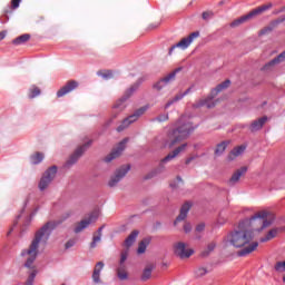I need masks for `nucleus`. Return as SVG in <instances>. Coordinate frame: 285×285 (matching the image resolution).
<instances>
[{"label": "nucleus", "instance_id": "obj_27", "mask_svg": "<svg viewBox=\"0 0 285 285\" xmlns=\"http://www.w3.org/2000/svg\"><path fill=\"white\" fill-rule=\"evenodd\" d=\"M285 230V227H276V228H273L271 229L267 235L263 238H261V242H271V239H275V237L277 235H279V233H284Z\"/></svg>", "mask_w": 285, "mask_h": 285}, {"label": "nucleus", "instance_id": "obj_10", "mask_svg": "<svg viewBox=\"0 0 285 285\" xmlns=\"http://www.w3.org/2000/svg\"><path fill=\"white\" fill-rule=\"evenodd\" d=\"M129 171H130V165H125L116 169V171L114 173V175L110 177L108 181L109 188H115V186H117V184H119V181H121L124 177L128 175Z\"/></svg>", "mask_w": 285, "mask_h": 285}, {"label": "nucleus", "instance_id": "obj_3", "mask_svg": "<svg viewBox=\"0 0 285 285\" xmlns=\"http://www.w3.org/2000/svg\"><path fill=\"white\" fill-rule=\"evenodd\" d=\"M194 130L195 127L191 122L181 124V120H179L177 128H175L168 135L167 146H169V148H173V146H176V144H179V141L188 139Z\"/></svg>", "mask_w": 285, "mask_h": 285}, {"label": "nucleus", "instance_id": "obj_2", "mask_svg": "<svg viewBox=\"0 0 285 285\" xmlns=\"http://www.w3.org/2000/svg\"><path fill=\"white\" fill-rule=\"evenodd\" d=\"M225 246H233L234 248H243L237 252L238 257H246L250 253H255L259 243L253 242V232L248 230L244 223H239L238 228L234 229L223 240Z\"/></svg>", "mask_w": 285, "mask_h": 285}, {"label": "nucleus", "instance_id": "obj_29", "mask_svg": "<svg viewBox=\"0 0 285 285\" xmlns=\"http://www.w3.org/2000/svg\"><path fill=\"white\" fill-rule=\"evenodd\" d=\"M284 21H285V16L274 20L272 22V26L265 27L264 29H262L259 31V35H268V32H273V29L276 28V26H279V23H284Z\"/></svg>", "mask_w": 285, "mask_h": 285}, {"label": "nucleus", "instance_id": "obj_17", "mask_svg": "<svg viewBox=\"0 0 285 285\" xmlns=\"http://www.w3.org/2000/svg\"><path fill=\"white\" fill-rule=\"evenodd\" d=\"M79 88V82L77 80H69L62 88L57 91V97H66V95L72 92Z\"/></svg>", "mask_w": 285, "mask_h": 285}, {"label": "nucleus", "instance_id": "obj_4", "mask_svg": "<svg viewBox=\"0 0 285 285\" xmlns=\"http://www.w3.org/2000/svg\"><path fill=\"white\" fill-rule=\"evenodd\" d=\"M139 82L134 83L129 89L126 90L125 95L119 98L111 107V116L109 121H115L121 112L126 110V101L132 97V92H136V90H139Z\"/></svg>", "mask_w": 285, "mask_h": 285}, {"label": "nucleus", "instance_id": "obj_1", "mask_svg": "<svg viewBox=\"0 0 285 285\" xmlns=\"http://www.w3.org/2000/svg\"><path fill=\"white\" fill-rule=\"evenodd\" d=\"M59 222L50 220L45 224L37 233L31 242L28 249H23L21 252V257H24L27 261L24 263L26 268H29L31 272L29 273V277L26 282V285L35 284V278L37 277V268L35 267V261L37 259V255H39V244H47L48 239H50V233L55 230L58 226Z\"/></svg>", "mask_w": 285, "mask_h": 285}, {"label": "nucleus", "instance_id": "obj_48", "mask_svg": "<svg viewBox=\"0 0 285 285\" xmlns=\"http://www.w3.org/2000/svg\"><path fill=\"white\" fill-rule=\"evenodd\" d=\"M184 230L185 233H190V230H193V226L189 223H186L184 225Z\"/></svg>", "mask_w": 285, "mask_h": 285}, {"label": "nucleus", "instance_id": "obj_53", "mask_svg": "<svg viewBox=\"0 0 285 285\" xmlns=\"http://www.w3.org/2000/svg\"><path fill=\"white\" fill-rule=\"evenodd\" d=\"M4 14H8V11H4Z\"/></svg>", "mask_w": 285, "mask_h": 285}, {"label": "nucleus", "instance_id": "obj_19", "mask_svg": "<svg viewBox=\"0 0 285 285\" xmlns=\"http://www.w3.org/2000/svg\"><path fill=\"white\" fill-rule=\"evenodd\" d=\"M284 61H285V51H283L276 58H274L269 62H267L263 68H261V70L263 72H271V70H273V68H275V66H277Z\"/></svg>", "mask_w": 285, "mask_h": 285}, {"label": "nucleus", "instance_id": "obj_28", "mask_svg": "<svg viewBox=\"0 0 285 285\" xmlns=\"http://www.w3.org/2000/svg\"><path fill=\"white\" fill-rule=\"evenodd\" d=\"M137 237H139V230L134 229L130 235L125 239V246L128 250L130 249V246H132V244H135V242H137Z\"/></svg>", "mask_w": 285, "mask_h": 285}, {"label": "nucleus", "instance_id": "obj_45", "mask_svg": "<svg viewBox=\"0 0 285 285\" xmlns=\"http://www.w3.org/2000/svg\"><path fill=\"white\" fill-rule=\"evenodd\" d=\"M137 253H138V255H142V253H144V240L139 242Z\"/></svg>", "mask_w": 285, "mask_h": 285}, {"label": "nucleus", "instance_id": "obj_36", "mask_svg": "<svg viewBox=\"0 0 285 285\" xmlns=\"http://www.w3.org/2000/svg\"><path fill=\"white\" fill-rule=\"evenodd\" d=\"M98 77H102V79H112V71L111 70H105V71H98Z\"/></svg>", "mask_w": 285, "mask_h": 285}, {"label": "nucleus", "instance_id": "obj_31", "mask_svg": "<svg viewBox=\"0 0 285 285\" xmlns=\"http://www.w3.org/2000/svg\"><path fill=\"white\" fill-rule=\"evenodd\" d=\"M104 226H101L97 233H94L92 242L90 243V248H97V244L101 242V235H102Z\"/></svg>", "mask_w": 285, "mask_h": 285}, {"label": "nucleus", "instance_id": "obj_20", "mask_svg": "<svg viewBox=\"0 0 285 285\" xmlns=\"http://www.w3.org/2000/svg\"><path fill=\"white\" fill-rule=\"evenodd\" d=\"M177 72H179V69L174 70L173 72L160 79L158 82H156L154 85L155 90H161L164 86H167V83H170V81H175Z\"/></svg>", "mask_w": 285, "mask_h": 285}, {"label": "nucleus", "instance_id": "obj_11", "mask_svg": "<svg viewBox=\"0 0 285 285\" xmlns=\"http://www.w3.org/2000/svg\"><path fill=\"white\" fill-rule=\"evenodd\" d=\"M55 177H57V166H52L45 171L38 185L39 189L46 190L52 184Z\"/></svg>", "mask_w": 285, "mask_h": 285}, {"label": "nucleus", "instance_id": "obj_24", "mask_svg": "<svg viewBox=\"0 0 285 285\" xmlns=\"http://www.w3.org/2000/svg\"><path fill=\"white\" fill-rule=\"evenodd\" d=\"M266 121H268V117H266V116L258 118L257 120H254L249 126L250 132H257V130H262V128H264V125L266 124Z\"/></svg>", "mask_w": 285, "mask_h": 285}, {"label": "nucleus", "instance_id": "obj_42", "mask_svg": "<svg viewBox=\"0 0 285 285\" xmlns=\"http://www.w3.org/2000/svg\"><path fill=\"white\" fill-rule=\"evenodd\" d=\"M153 242V237L147 236L144 239V250H146V248L149 246V244Z\"/></svg>", "mask_w": 285, "mask_h": 285}, {"label": "nucleus", "instance_id": "obj_37", "mask_svg": "<svg viewBox=\"0 0 285 285\" xmlns=\"http://www.w3.org/2000/svg\"><path fill=\"white\" fill-rule=\"evenodd\" d=\"M39 95H41V89L33 87L30 89L29 99H35V97H39Z\"/></svg>", "mask_w": 285, "mask_h": 285}, {"label": "nucleus", "instance_id": "obj_47", "mask_svg": "<svg viewBox=\"0 0 285 285\" xmlns=\"http://www.w3.org/2000/svg\"><path fill=\"white\" fill-rule=\"evenodd\" d=\"M75 244H77V240L75 239H70L66 243V248H72V246H75Z\"/></svg>", "mask_w": 285, "mask_h": 285}, {"label": "nucleus", "instance_id": "obj_26", "mask_svg": "<svg viewBox=\"0 0 285 285\" xmlns=\"http://www.w3.org/2000/svg\"><path fill=\"white\" fill-rule=\"evenodd\" d=\"M246 150V146L240 145L238 147H235L227 156L228 161H235L237 157L240 155H244V151Z\"/></svg>", "mask_w": 285, "mask_h": 285}, {"label": "nucleus", "instance_id": "obj_6", "mask_svg": "<svg viewBox=\"0 0 285 285\" xmlns=\"http://www.w3.org/2000/svg\"><path fill=\"white\" fill-rule=\"evenodd\" d=\"M229 86L230 80H225L224 82L217 85V87L212 90L207 98H203L196 101L193 105V108H204V106H206V108H215V102H213V99H215V97H217L219 92L226 90V88H228Z\"/></svg>", "mask_w": 285, "mask_h": 285}, {"label": "nucleus", "instance_id": "obj_21", "mask_svg": "<svg viewBox=\"0 0 285 285\" xmlns=\"http://www.w3.org/2000/svg\"><path fill=\"white\" fill-rule=\"evenodd\" d=\"M157 268V264L151 261H147L145 263L144 268V282H148V279H153V272Z\"/></svg>", "mask_w": 285, "mask_h": 285}, {"label": "nucleus", "instance_id": "obj_18", "mask_svg": "<svg viewBox=\"0 0 285 285\" xmlns=\"http://www.w3.org/2000/svg\"><path fill=\"white\" fill-rule=\"evenodd\" d=\"M187 146L188 144H183L174 151L169 153L165 158L160 160V167L164 168V165L168 164V161H173V159H175V157H177L179 153H184V150H186Z\"/></svg>", "mask_w": 285, "mask_h": 285}, {"label": "nucleus", "instance_id": "obj_41", "mask_svg": "<svg viewBox=\"0 0 285 285\" xmlns=\"http://www.w3.org/2000/svg\"><path fill=\"white\" fill-rule=\"evenodd\" d=\"M275 271H285V261L276 263Z\"/></svg>", "mask_w": 285, "mask_h": 285}, {"label": "nucleus", "instance_id": "obj_8", "mask_svg": "<svg viewBox=\"0 0 285 285\" xmlns=\"http://www.w3.org/2000/svg\"><path fill=\"white\" fill-rule=\"evenodd\" d=\"M144 115V108L137 109L134 114L125 118L120 125L117 127V132H124L127 128H130L135 121L139 120V117Z\"/></svg>", "mask_w": 285, "mask_h": 285}, {"label": "nucleus", "instance_id": "obj_49", "mask_svg": "<svg viewBox=\"0 0 285 285\" xmlns=\"http://www.w3.org/2000/svg\"><path fill=\"white\" fill-rule=\"evenodd\" d=\"M195 159H197V156H190L189 158H187L185 161L186 166H188L190 161H195Z\"/></svg>", "mask_w": 285, "mask_h": 285}, {"label": "nucleus", "instance_id": "obj_33", "mask_svg": "<svg viewBox=\"0 0 285 285\" xmlns=\"http://www.w3.org/2000/svg\"><path fill=\"white\" fill-rule=\"evenodd\" d=\"M27 41H30V35L24 33L16 39L12 40L13 46H21L23 43H27Z\"/></svg>", "mask_w": 285, "mask_h": 285}, {"label": "nucleus", "instance_id": "obj_25", "mask_svg": "<svg viewBox=\"0 0 285 285\" xmlns=\"http://www.w3.org/2000/svg\"><path fill=\"white\" fill-rule=\"evenodd\" d=\"M190 210V204L185 203L180 208V214L177 216L176 220L174 222V226H177L180 222H184L186 217H188V212Z\"/></svg>", "mask_w": 285, "mask_h": 285}, {"label": "nucleus", "instance_id": "obj_5", "mask_svg": "<svg viewBox=\"0 0 285 285\" xmlns=\"http://www.w3.org/2000/svg\"><path fill=\"white\" fill-rule=\"evenodd\" d=\"M271 213L268 210L257 212L252 219L243 220L240 224L244 226H249L252 230H264V228H268L271 226V222H268V216Z\"/></svg>", "mask_w": 285, "mask_h": 285}, {"label": "nucleus", "instance_id": "obj_51", "mask_svg": "<svg viewBox=\"0 0 285 285\" xmlns=\"http://www.w3.org/2000/svg\"><path fill=\"white\" fill-rule=\"evenodd\" d=\"M6 39V31L0 32V41H3Z\"/></svg>", "mask_w": 285, "mask_h": 285}, {"label": "nucleus", "instance_id": "obj_14", "mask_svg": "<svg viewBox=\"0 0 285 285\" xmlns=\"http://www.w3.org/2000/svg\"><path fill=\"white\" fill-rule=\"evenodd\" d=\"M128 259V250H122L120 254V262L117 268V277L124 282L128 279V269L126 267V261Z\"/></svg>", "mask_w": 285, "mask_h": 285}, {"label": "nucleus", "instance_id": "obj_9", "mask_svg": "<svg viewBox=\"0 0 285 285\" xmlns=\"http://www.w3.org/2000/svg\"><path fill=\"white\" fill-rule=\"evenodd\" d=\"M99 219V212H92L88 217L83 218L81 222L76 223L73 233L79 234L86 230L90 224H95Z\"/></svg>", "mask_w": 285, "mask_h": 285}, {"label": "nucleus", "instance_id": "obj_35", "mask_svg": "<svg viewBox=\"0 0 285 285\" xmlns=\"http://www.w3.org/2000/svg\"><path fill=\"white\" fill-rule=\"evenodd\" d=\"M43 161V154L41 153H36L35 155L31 156V164H41Z\"/></svg>", "mask_w": 285, "mask_h": 285}, {"label": "nucleus", "instance_id": "obj_16", "mask_svg": "<svg viewBox=\"0 0 285 285\" xmlns=\"http://www.w3.org/2000/svg\"><path fill=\"white\" fill-rule=\"evenodd\" d=\"M90 144L92 141H88L85 145L78 147L75 153L70 156V158L67 160L68 166H72V164H77L79 161V158L90 148Z\"/></svg>", "mask_w": 285, "mask_h": 285}, {"label": "nucleus", "instance_id": "obj_22", "mask_svg": "<svg viewBox=\"0 0 285 285\" xmlns=\"http://www.w3.org/2000/svg\"><path fill=\"white\" fill-rule=\"evenodd\" d=\"M248 168L247 167H240L237 169L230 177L228 184L229 186H235V184L239 183V179H242L243 175H246Z\"/></svg>", "mask_w": 285, "mask_h": 285}, {"label": "nucleus", "instance_id": "obj_40", "mask_svg": "<svg viewBox=\"0 0 285 285\" xmlns=\"http://www.w3.org/2000/svg\"><path fill=\"white\" fill-rule=\"evenodd\" d=\"M213 16H214L213 11H204L203 12V19L205 21H208V19H213Z\"/></svg>", "mask_w": 285, "mask_h": 285}, {"label": "nucleus", "instance_id": "obj_44", "mask_svg": "<svg viewBox=\"0 0 285 285\" xmlns=\"http://www.w3.org/2000/svg\"><path fill=\"white\" fill-rule=\"evenodd\" d=\"M205 228H206V225L204 223H200L199 225L196 226V232L204 233Z\"/></svg>", "mask_w": 285, "mask_h": 285}, {"label": "nucleus", "instance_id": "obj_52", "mask_svg": "<svg viewBox=\"0 0 285 285\" xmlns=\"http://www.w3.org/2000/svg\"><path fill=\"white\" fill-rule=\"evenodd\" d=\"M279 12H285V7H283V8L279 10Z\"/></svg>", "mask_w": 285, "mask_h": 285}, {"label": "nucleus", "instance_id": "obj_34", "mask_svg": "<svg viewBox=\"0 0 285 285\" xmlns=\"http://www.w3.org/2000/svg\"><path fill=\"white\" fill-rule=\"evenodd\" d=\"M215 248H217V243L215 240L210 242L207 247L202 252V256L203 257H208V255H210V253H213V250H215Z\"/></svg>", "mask_w": 285, "mask_h": 285}, {"label": "nucleus", "instance_id": "obj_38", "mask_svg": "<svg viewBox=\"0 0 285 285\" xmlns=\"http://www.w3.org/2000/svg\"><path fill=\"white\" fill-rule=\"evenodd\" d=\"M208 269L206 267H198L195 269V276L196 277H204V275H207Z\"/></svg>", "mask_w": 285, "mask_h": 285}, {"label": "nucleus", "instance_id": "obj_23", "mask_svg": "<svg viewBox=\"0 0 285 285\" xmlns=\"http://www.w3.org/2000/svg\"><path fill=\"white\" fill-rule=\"evenodd\" d=\"M104 262H98L94 268L92 282L95 284H101V271H104Z\"/></svg>", "mask_w": 285, "mask_h": 285}, {"label": "nucleus", "instance_id": "obj_12", "mask_svg": "<svg viewBox=\"0 0 285 285\" xmlns=\"http://www.w3.org/2000/svg\"><path fill=\"white\" fill-rule=\"evenodd\" d=\"M174 255L180 257V259H188L195 253L191 248H188V245L184 242H178L174 244Z\"/></svg>", "mask_w": 285, "mask_h": 285}, {"label": "nucleus", "instance_id": "obj_13", "mask_svg": "<svg viewBox=\"0 0 285 285\" xmlns=\"http://www.w3.org/2000/svg\"><path fill=\"white\" fill-rule=\"evenodd\" d=\"M199 37V31L191 32L188 37L183 38L178 43L174 45L169 49V55H173V51L176 48H180V50H186L187 48L190 47V43L195 41Z\"/></svg>", "mask_w": 285, "mask_h": 285}, {"label": "nucleus", "instance_id": "obj_32", "mask_svg": "<svg viewBox=\"0 0 285 285\" xmlns=\"http://www.w3.org/2000/svg\"><path fill=\"white\" fill-rule=\"evenodd\" d=\"M226 148H228V141H222L216 146V149L214 151V155L216 157H222L224 153L226 151Z\"/></svg>", "mask_w": 285, "mask_h": 285}, {"label": "nucleus", "instance_id": "obj_7", "mask_svg": "<svg viewBox=\"0 0 285 285\" xmlns=\"http://www.w3.org/2000/svg\"><path fill=\"white\" fill-rule=\"evenodd\" d=\"M271 8H273V4H263L254 10H252L246 16H242L240 18H237L236 20L230 22V28H239V26L246 23V21H249V19H253L254 17H257L264 12H266V10H271Z\"/></svg>", "mask_w": 285, "mask_h": 285}, {"label": "nucleus", "instance_id": "obj_39", "mask_svg": "<svg viewBox=\"0 0 285 285\" xmlns=\"http://www.w3.org/2000/svg\"><path fill=\"white\" fill-rule=\"evenodd\" d=\"M159 26H161L160 22H154V23L149 24V26L146 28V30H147L148 32H150V30H157V28H159Z\"/></svg>", "mask_w": 285, "mask_h": 285}, {"label": "nucleus", "instance_id": "obj_15", "mask_svg": "<svg viewBox=\"0 0 285 285\" xmlns=\"http://www.w3.org/2000/svg\"><path fill=\"white\" fill-rule=\"evenodd\" d=\"M128 144V138L122 139L118 146L105 157V163L110 164L114 159H117V157H120L124 150H126V145Z\"/></svg>", "mask_w": 285, "mask_h": 285}, {"label": "nucleus", "instance_id": "obj_46", "mask_svg": "<svg viewBox=\"0 0 285 285\" xmlns=\"http://www.w3.org/2000/svg\"><path fill=\"white\" fill-rule=\"evenodd\" d=\"M157 121H168V114H163L158 116Z\"/></svg>", "mask_w": 285, "mask_h": 285}, {"label": "nucleus", "instance_id": "obj_50", "mask_svg": "<svg viewBox=\"0 0 285 285\" xmlns=\"http://www.w3.org/2000/svg\"><path fill=\"white\" fill-rule=\"evenodd\" d=\"M155 175H157L156 171H151L150 174L145 176V179H153V177H155Z\"/></svg>", "mask_w": 285, "mask_h": 285}, {"label": "nucleus", "instance_id": "obj_30", "mask_svg": "<svg viewBox=\"0 0 285 285\" xmlns=\"http://www.w3.org/2000/svg\"><path fill=\"white\" fill-rule=\"evenodd\" d=\"M189 92H190V88H188L185 92H179L174 98L169 99L165 105V110H168V107L173 106V104H177V101H181V99L185 98L186 95H188Z\"/></svg>", "mask_w": 285, "mask_h": 285}, {"label": "nucleus", "instance_id": "obj_43", "mask_svg": "<svg viewBox=\"0 0 285 285\" xmlns=\"http://www.w3.org/2000/svg\"><path fill=\"white\" fill-rule=\"evenodd\" d=\"M21 3V0H11V8L12 10H17Z\"/></svg>", "mask_w": 285, "mask_h": 285}]
</instances>
